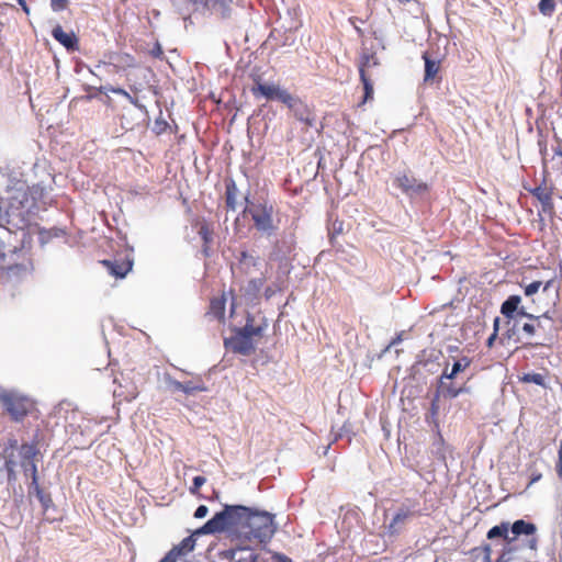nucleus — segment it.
Masks as SVG:
<instances>
[{
  "label": "nucleus",
  "mask_w": 562,
  "mask_h": 562,
  "mask_svg": "<svg viewBox=\"0 0 562 562\" xmlns=\"http://www.w3.org/2000/svg\"><path fill=\"white\" fill-rule=\"evenodd\" d=\"M274 516L265 510L254 509L243 505H225L196 533H217L229 530L233 540L241 542L263 543L276 532Z\"/></svg>",
  "instance_id": "f257e3e1"
},
{
  "label": "nucleus",
  "mask_w": 562,
  "mask_h": 562,
  "mask_svg": "<svg viewBox=\"0 0 562 562\" xmlns=\"http://www.w3.org/2000/svg\"><path fill=\"white\" fill-rule=\"evenodd\" d=\"M245 200L247 205L244 213L250 215L256 231L268 237L274 235L279 229L280 221L274 218L277 212L273 203L267 199L250 201L246 196Z\"/></svg>",
  "instance_id": "f03ea898"
},
{
  "label": "nucleus",
  "mask_w": 562,
  "mask_h": 562,
  "mask_svg": "<svg viewBox=\"0 0 562 562\" xmlns=\"http://www.w3.org/2000/svg\"><path fill=\"white\" fill-rule=\"evenodd\" d=\"M32 263L30 255L23 248L14 247L0 252V274L1 278L10 281L18 280L26 276L31 270Z\"/></svg>",
  "instance_id": "7ed1b4c3"
},
{
  "label": "nucleus",
  "mask_w": 562,
  "mask_h": 562,
  "mask_svg": "<svg viewBox=\"0 0 562 562\" xmlns=\"http://www.w3.org/2000/svg\"><path fill=\"white\" fill-rule=\"evenodd\" d=\"M29 193L24 188H10L0 196V211L9 218L24 221L29 211Z\"/></svg>",
  "instance_id": "20e7f679"
},
{
  "label": "nucleus",
  "mask_w": 562,
  "mask_h": 562,
  "mask_svg": "<svg viewBox=\"0 0 562 562\" xmlns=\"http://www.w3.org/2000/svg\"><path fill=\"white\" fill-rule=\"evenodd\" d=\"M0 404L15 422L24 419L33 405L29 397L13 390H0Z\"/></svg>",
  "instance_id": "39448f33"
},
{
  "label": "nucleus",
  "mask_w": 562,
  "mask_h": 562,
  "mask_svg": "<svg viewBox=\"0 0 562 562\" xmlns=\"http://www.w3.org/2000/svg\"><path fill=\"white\" fill-rule=\"evenodd\" d=\"M252 81L254 86L250 88V92L255 98L262 97L269 101L278 100L284 104L293 101V95L285 89L281 88L280 85L274 82H265L258 74L252 76Z\"/></svg>",
  "instance_id": "423d86ee"
},
{
  "label": "nucleus",
  "mask_w": 562,
  "mask_h": 562,
  "mask_svg": "<svg viewBox=\"0 0 562 562\" xmlns=\"http://www.w3.org/2000/svg\"><path fill=\"white\" fill-rule=\"evenodd\" d=\"M518 315L528 319V322L524 323L521 326V330L527 337H531L537 333L548 336L553 327V319L548 315V313L536 316L527 313L525 308L521 307Z\"/></svg>",
  "instance_id": "0eeeda50"
},
{
  "label": "nucleus",
  "mask_w": 562,
  "mask_h": 562,
  "mask_svg": "<svg viewBox=\"0 0 562 562\" xmlns=\"http://www.w3.org/2000/svg\"><path fill=\"white\" fill-rule=\"evenodd\" d=\"M393 183L406 195L423 194L429 190L426 182L417 180L414 176L407 172L398 173L394 178Z\"/></svg>",
  "instance_id": "6e6552de"
},
{
  "label": "nucleus",
  "mask_w": 562,
  "mask_h": 562,
  "mask_svg": "<svg viewBox=\"0 0 562 562\" xmlns=\"http://www.w3.org/2000/svg\"><path fill=\"white\" fill-rule=\"evenodd\" d=\"M201 533H196V530L184 538L180 543L173 546L159 562H177L182 557L188 555L195 548V536H200Z\"/></svg>",
  "instance_id": "1a4fd4ad"
},
{
  "label": "nucleus",
  "mask_w": 562,
  "mask_h": 562,
  "mask_svg": "<svg viewBox=\"0 0 562 562\" xmlns=\"http://www.w3.org/2000/svg\"><path fill=\"white\" fill-rule=\"evenodd\" d=\"M236 547L225 551V558L232 562H257L258 554L250 548L249 542H241L240 540H234Z\"/></svg>",
  "instance_id": "9d476101"
},
{
  "label": "nucleus",
  "mask_w": 562,
  "mask_h": 562,
  "mask_svg": "<svg viewBox=\"0 0 562 562\" xmlns=\"http://www.w3.org/2000/svg\"><path fill=\"white\" fill-rule=\"evenodd\" d=\"M97 108L98 106L94 104L91 95L74 98L69 103L70 112L74 114H81V119L86 120L94 119Z\"/></svg>",
  "instance_id": "9b49d317"
},
{
  "label": "nucleus",
  "mask_w": 562,
  "mask_h": 562,
  "mask_svg": "<svg viewBox=\"0 0 562 562\" xmlns=\"http://www.w3.org/2000/svg\"><path fill=\"white\" fill-rule=\"evenodd\" d=\"M225 346L232 349L234 352L244 356L251 355L256 349L254 340L243 336L237 330L235 331L234 336L225 339Z\"/></svg>",
  "instance_id": "f8f14e48"
},
{
  "label": "nucleus",
  "mask_w": 562,
  "mask_h": 562,
  "mask_svg": "<svg viewBox=\"0 0 562 562\" xmlns=\"http://www.w3.org/2000/svg\"><path fill=\"white\" fill-rule=\"evenodd\" d=\"M195 7V10L202 12H213L220 10L223 18H226L229 12V5L233 0H187Z\"/></svg>",
  "instance_id": "ddd939ff"
},
{
  "label": "nucleus",
  "mask_w": 562,
  "mask_h": 562,
  "mask_svg": "<svg viewBox=\"0 0 562 562\" xmlns=\"http://www.w3.org/2000/svg\"><path fill=\"white\" fill-rule=\"evenodd\" d=\"M101 263L108 269L109 273L115 278H124L133 267V261L127 257L102 260Z\"/></svg>",
  "instance_id": "4468645a"
},
{
  "label": "nucleus",
  "mask_w": 562,
  "mask_h": 562,
  "mask_svg": "<svg viewBox=\"0 0 562 562\" xmlns=\"http://www.w3.org/2000/svg\"><path fill=\"white\" fill-rule=\"evenodd\" d=\"M170 385L175 391H181L187 395H193L207 390L201 378H195L184 382L173 380L170 382Z\"/></svg>",
  "instance_id": "2eb2a0df"
},
{
  "label": "nucleus",
  "mask_w": 562,
  "mask_h": 562,
  "mask_svg": "<svg viewBox=\"0 0 562 562\" xmlns=\"http://www.w3.org/2000/svg\"><path fill=\"white\" fill-rule=\"evenodd\" d=\"M413 516L408 508H400L387 525L389 536H396L401 532L407 519Z\"/></svg>",
  "instance_id": "dca6fc26"
},
{
  "label": "nucleus",
  "mask_w": 562,
  "mask_h": 562,
  "mask_svg": "<svg viewBox=\"0 0 562 562\" xmlns=\"http://www.w3.org/2000/svg\"><path fill=\"white\" fill-rule=\"evenodd\" d=\"M139 117L140 113L136 106H125L122 109V113L120 114V124L122 128L132 131L136 125H138Z\"/></svg>",
  "instance_id": "f3484780"
},
{
  "label": "nucleus",
  "mask_w": 562,
  "mask_h": 562,
  "mask_svg": "<svg viewBox=\"0 0 562 562\" xmlns=\"http://www.w3.org/2000/svg\"><path fill=\"white\" fill-rule=\"evenodd\" d=\"M285 105L294 113L297 120L312 125L311 112L302 100L293 97V101L285 103Z\"/></svg>",
  "instance_id": "a211bd4d"
},
{
  "label": "nucleus",
  "mask_w": 562,
  "mask_h": 562,
  "mask_svg": "<svg viewBox=\"0 0 562 562\" xmlns=\"http://www.w3.org/2000/svg\"><path fill=\"white\" fill-rule=\"evenodd\" d=\"M238 188L233 179L225 180V205L227 211H236L238 205Z\"/></svg>",
  "instance_id": "6ab92c4d"
},
{
  "label": "nucleus",
  "mask_w": 562,
  "mask_h": 562,
  "mask_svg": "<svg viewBox=\"0 0 562 562\" xmlns=\"http://www.w3.org/2000/svg\"><path fill=\"white\" fill-rule=\"evenodd\" d=\"M267 328V324H262V325H258V326H255L254 325V317L248 314L247 318H246V324L244 327L237 329V331L239 334H241L243 336L249 338L250 340H252L255 337H262L263 336V331L266 330Z\"/></svg>",
  "instance_id": "aec40b11"
},
{
  "label": "nucleus",
  "mask_w": 562,
  "mask_h": 562,
  "mask_svg": "<svg viewBox=\"0 0 562 562\" xmlns=\"http://www.w3.org/2000/svg\"><path fill=\"white\" fill-rule=\"evenodd\" d=\"M32 485L34 486L37 499L42 504L44 510H47L49 507L54 505L52 496L49 493H46L41 488L37 483V470L35 464L32 465Z\"/></svg>",
  "instance_id": "412c9836"
},
{
  "label": "nucleus",
  "mask_w": 562,
  "mask_h": 562,
  "mask_svg": "<svg viewBox=\"0 0 562 562\" xmlns=\"http://www.w3.org/2000/svg\"><path fill=\"white\" fill-rule=\"evenodd\" d=\"M531 194L539 200L544 212L553 210L552 190L550 188L539 186L531 190Z\"/></svg>",
  "instance_id": "4be33fe9"
},
{
  "label": "nucleus",
  "mask_w": 562,
  "mask_h": 562,
  "mask_svg": "<svg viewBox=\"0 0 562 562\" xmlns=\"http://www.w3.org/2000/svg\"><path fill=\"white\" fill-rule=\"evenodd\" d=\"M380 65V58L376 53L364 47L359 58V70H369Z\"/></svg>",
  "instance_id": "5701e85b"
},
{
  "label": "nucleus",
  "mask_w": 562,
  "mask_h": 562,
  "mask_svg": "<svg viewBox=\"0 0 562 562\" xmlns=\"http://www.w3.org/2000/svg\"><path fill=\"white\" fill-rule=\"evenodd\" d=\"M512 533L515 537V540L517 537L525 535V536H533L537 531V527L535 524L526 521L524 519L516 520L512 526H509Z\"/></svg>",
  "instance_id": "b1692460"
},
{
  "label": "nucleus",
  "mask_w": 562,
  "mask_h": 562,
  "mask_svg": "<svg viewBox=\"0 0 562 562\" xmlns=\"http://www.w3.org/2000/svg\"><path fill=\"white\" fill-rule=\"evenodd\" d=\"M521 302L520 296L518 295H510L501 306V313L506 318H514L515 313L516 317L519 316L518 312L520 311L519 304Z\"/></svg>",
  "instance_id": "393cba45"
},
{
  "label": "nucleus",
  "mask_w": 562,
  "mask_h": 562,
  "mask_svg": "<svg viewBox=\"0 0 562 562\" xmlns=\"http://www.w3.org/2000/svg\"><path fill=\"white\" fill-rule=\"evenodd\" d=\"M508 531H509V522L503 521L499 525L492 527L487 531L486 537L490 540L495 539V538H503L507 542V544H510L513 541H515V537H509Z\"/></svg>",
  "instance_id": "a878e982"
},
{
  "label": "nucleus",
  "mask_w": 562,
  "mask_h": 562,
  "mask_svg": "<svg viewBox=\"0 0 562 562\" xmlns=\"http://www.w3.org/2000/svg\"><path fill=\"white\" fill-rule=\"evenodd\" d=\"M360 79L362 82L363 97L359 105H363L373 100L374 80L371 78L370 72H360Z\"/></svg>",
  "instance_id": "bb28decb"
},
{
  "label": "nucleus",
  "mask_w": 562,
  "mask_h": 562,
  "mask_svg": "<svg viewBox=\"0 0 562 562\" xmlns=\"http://www.w3.org/2000/svg\"><path fill=\"white\" fill-rule=\"evenodd\" d=\"M472 363V360L469 357H462L459 360H457L450 372H447V370L443 371L441 375L442 379L453 380L460 372L465 371Z\"/></svg>",
  "instance_id": "cd10ccee"
},
{
  "label": "nucleus",
  "mask_w": 562,
  "mask_h": 562,
  "mask_svg": "<svg viewBox=\"0 0 562 562\" xmlns=\"http://www.w3.org/2000/svg\"><path fill=\"white\" fill-rule=\"evenodd\" d=\"M52 34L56 41H58L67 48H72L76 43L75 36L72 34L66 33L59 25L54 27Z\"/></svg>",
  "instance_id": "c85d7f7f"
},
{
  "label": "nucleus",
  "mask_w": 562,
  "mask_h": 562,
  "mask_svg": "<svg viewBox=\"0 0 562 562\" xmlns=\"http://www.w3.org/2000/svg\"><path fill=\"white\" fill-rule=\"evenodd\" d=\"M225 299L224 297H214L210 302L209 314L213 317L223 321L225 315Z\"/></svg>",
  "instance_id": "c756f323"
},
{
  "label": "nucleus",
  "mask_w": 562,
  "mask_h": 562,
  "mask_svg": "<svg viewBox=\"0 0 562 562\" xmlns=\"http://www.w3.org/2000/svg\"><path fill=\"white\" fill-rule=\"evenodd\" d=\"M199 235L203 240V250L206 252L213 241V229L204 222L199 228Z\"/></svg>",
  "instance_id": "7c9ffc66"
},
{
  "label": "nucleus",
  "mask_w": 562,
  "mask_h": 562,
  "mask_svg": "<svg viewBox=\"0 0 562 562\" xmlns=\"http://www.w3.org/2000/svg\"><path fill=\"white\" fill-rule=\"evenodd\" d=\"M519 380L524 383H533L539 386H546V379L541 373H537V372L524 373V375H521L519 378Z\"/></svg>",
  "instance_id": "2f4dec72"
},
{
  "label": "nucleus",
  "mask_w": 562,
  "mask_h": 562,
  "mask_svg": "<svg viewBox=\"0 0 562 562\" xmlns=\"http://www.w3.org/2000/svg\"><path fill=\"white\" fill-rule=\"evenodd\" d=\"M423 58L425 60V70H439L441 61L437 57H434L431 52L426 50L423 55Z\"/></svg>",
  "instance_id": "473e14b6"
},
{
  "label": "nucleus",
  "mask_w": 562,
  "mask_h": 562,
  "mask_svg": "<svg viewBox=\"0 0 562 562\" xmlns=\"http://www.w3.org/2000/svg\"><path fill=\"white\" fill-rule=\"evenodd\" d=\"M538 9L542 15L550 18L555 11V0H540Z\"/></svg>",
  "instance_id": "72a5a7b5"
},
{
  "label": "nucleus",
  "mask_w": 562,
  "mask_h": 562,
  "mask_svg": "<svg viewBox=\"0 0 562 562\" xmlns=\"http://www.w3.org/2000/svg\"><path fill=\"white\" fill-rule=\"evenodd\" d=\"M465 392H468V389L465 386L457 387V386L450 384L447 387H445L443 396L449 397V398H456L460 394L465 393Z\"/></svg>",
  "instance_id": "f704fd0d"
},
{
  "label": "nucleus",
  "mask_w": 562,
  "mask_h": 562,
  "mask_svg": "<svg viewBox=\"0 0 562 562\" xmlns=\"http://www.w3.org/2000/svg\"><path fill=\"white\" fill-rule=\"evenodd\" d=\"M528 470L530 471V481L528 487L540 481L542 477V473L536 468V462L529 465Z\"/></svg>",
  "instance_id": "c9c22d12"
},
{
  "label": "nucleus",
  "mask_w": 562,
  "mask_h": 562,
  "mask_svg": "<svg viewBox=\"0 0 562 562\" xmlns=\"http://www.w3.org/2000/svg\"><path fill=\"white\" fill-rule=\"evenodd\" d=\"M541 285H542V281H533V282L527 284L524 288L525 295L531 296V295L536 294L539 291V289L541 288Z\"/></svg>",
  "instance_id": "e433bc0d"
},
{
  "label": "nucleus",
  "mask_w": 562,
  "mask_h": 562,
  "mask_svg": "<svg viewBox=\"0 0 562 562\" xmlns=\"http://www.w3.org/2000/svg\"><path fill=\"white\" fill-rule=\"evenodd\" d=\"M206 482V479L204 476L198 475L193 479L192 486L190 487V493L193 495L199 494V490L201 486Z\"/></svg>",
  "instance_id": "4c0bfd02"
},
{
  "label": "nucleus",
  "mask_w": 562,
  "mask_h": 562,
  "mask_svg": "<svg viewBox=\"0 0 562 562\" xmlns=\"http://www.w3.org/2000/svg\"><path fill=\"white\" fill-rule=\"evenodd\" d=\"M514 551V548L510 547V544H507L502 553L499 554V557L496 559L495 562H510L512 561V557L510 554L513 553Z\"/></svg>",
  "instance_id": "58836bf2"
},
{
  "label": "nucleus",
  "mask_w": 562,
  "mask_h": 562,
  "mask_svg": "<svg viewBox=\"0 0 562 562\" xmlns=\"http://www.w3.org/2000/svg\"><path fill=\"white\" fill-rule=\"evenodd\" d=\"M439 397H440V392L437 391L431 400V403H430V414L432 417H436L439 413Z\"/></svg>",
  "instance_id": "ea45409f"
},
{
  "label": "nucleus",
  "mask_w": 562,
  "mask_h": 562,
  "mask_svg": "<svg viewBox=\"0 0 562 562\" xmlns=\"http://www.w3.org/2000/svg\"><path fill=\"white\" fill-rule=\"evenodd\" d=\"M69 4V0H50L53 11L59 12L65 10Z\"/></svg>",
  "instance_id": "a19ab883"
},
{
  "label": "nucleus",
  "mask_w": 562,
  "mask_h": 562,
  "mask_svg": "<svg viewBox=\"0 0 562 562\" xmlns=\"http://www.w3.org/2000/svg\"><path fill=\"white\" fill-rule=\"evenodd\" d=\"M498 325H499V318H498V317H496V318L494 319V330H493L492 335L488 337V339H487V341H486V346H487L488 348H492V347H493L494 341H495V339L497 338V334H498Z\"/></svg>",
  "instance_id": "79ce46f5"
},
{
  "label": "nucleus",
  "mask_w": 562,
  "mask_h": 562,
  "mask_svg": "<svg viewBox=\"0 0 562 562\" xmlns=\"http://www.w3.org/2000/svg\"><path fill=\"white\" fill-rule=\"evenodd\" d=\"M555 471L559 479L562 480V440L560 441V446L558 449V460L555 462Z\"/></svg>",
  "instance_id": "37998d69"
},
{
  "label": "nucleus",
  "mask_w": 562,
  "mask_h": 562,
  "mask_svg": "<svg viewBox=\"0 0 562 562\" xmlns=\"http://www.w3.org/2000/svg\"><path fill=\"white\" fill-rule=\"evenodd\" d=\"M209 513V508L205 506V505H200L195 512H194V517L195 518H204Z\"/></svg>",
  "instance_id": "c03bdc74"
},
{
  "label": "nucleus",
  "mask_w": 562,
  "mask_h": 562,
  "mask_svg": "<svg viewBox=\"0 0 562 562\" xmlns=\"http://www.w3.org/2000/svg\"><path fill=\"white\" fill-rule=\"evenodd\" d=\"M167 126H168L167 122H165V121H158V120H157V121H156V123H155V130H156V133H157V134H161V133H164V132L166 131Z\"/></svg>",
  "instance_id": "a18cd8bd"
},
{
  "label": "nucleus",
  "mask_w": 562,
  "mask_h": 562,
  "mask_svg": "<svg viewBox=\"0 0 562 562\" xmlns=\"http://www.w3.org/2000/svg\"><path fill=\"white\" fill-rule=\"evenodd\" d=\"M482 550L484 552V558H483V561H492L491 560V554H492V548H491V544H484L482 547Z\"/></svg>",
  "instance_id": "49530a36"
},
{
  "label": "nucleus",
  "mask_w": 562,
  "mask_h": 562,
  "mask_svg": "<svg viewBox=\"0 0 562 562\" xmlns=\"http://www.w3.org/2000/svg\"><path fill=\"white\" fill-rule=\"evenodd\" d=\"M527 546H528V548H529V549H531V550H537V547H538V539H537V538H535V537H532L531 539H529V540L527 541Z\"/></svg>",
  "instance_id": "de8ad7c7"
},
{
  "label": "nucleus",
  "mask_w": 562,
  "mask_h": 562,
  "mask_svg": "<svg viewBox=\"0 0 562 562\" xmlns=\"http://www.w3.org/2000/svg\"><path fill=\"white\" fill-rule=\"evenodd\" d=\"M438 72H425L424 81L428 82L430 80H435L437 78Z\"/></svg>",
  "instance_id": "09e8293b"
},
{
  "label": "nucleus",
  "mask_w": 562,
  "mask_h": 562,
  "mask_svg": "<svg viewBox=\"0 0 562 562\" xmlns=\"http://www.w3.org/2000/svg\"><path fill=\"white\" fill-rule=\"evenodd\" d=\"M263 284V279H255L249 282V285H252L255 289H259Z\"/></svg>",
  "instance_id": "8fccbe9b"
},
{
  "label": "nucleus",
  "mask_w": 562,
  "mask_h": 562,
  "mask_svg": "<svg viewBox=\"0 0 562 562\" xmlns=\"http://www.w3.org/2000/svg\"><path fill=\"white\" fill-rule=\"evenodd\" d=\"M554 154L562 158V142L558 144V146L553 149Z\"/></svg>",
  "instance_id": "3c124183"
},
{
  "label": "nucleus",
  "mask_w": 562,
  "mask_h": 562,
  "mask_svg": "<svg viewBox=\"0 0 562 562\" xmlns=\"http://www.w3.org/2000/svg\"><path fill=\"white\" fill-rule=\"evenodd\" d=\"M16 1H18V3L22 7L23 11H24V12H26V13H29L30 9H29V7H27V4H26L25 0H16Z\"/></svg>",
  "instance_id": "603ef678"
},
{
  "label": "nucleus",
  "mask_w": 562,
  "mask_h": 562,
  "mask_svg": "<svg viewBox=\"0 0 562 562\" xmlns=\"http://www.w3.org/2000/svg\"><path fill=\"white\" fill-rule=\"evenodd\" d=\"M23 450H26L25 454H33L32 452V447H29V446H23L22 447Z\"/></svg>",
  "instance_id": "864d4df0"
},
{
  "label": "nucleus",
  "mask_w": 562,
  "mask_h": 562,
  "mask_svg": "<svg viewBox=\"0 0 562 562\" xmlns=\"http://www.w3.org/2000/svg\"><path fill=\"white\" fill-rule=\"evenodd\" d=\"M552 281H547L543 285V291H547L551 286Z\"/></svg>",
  "instance_id": "5fc2aeb1"
},
{
  "label": "nucleus",
  "mask_w": 562,
  "mask_h": 562,
  "mask_svg": "<svg viewBox=\"0 0 562 562\" xmlns=\"http://www.w3.org/2000/svg\"><path fill=\"white\" fill-rule=\"evenodd\" d=\"M400 341H401V337L398 336V337H396L395 339L392 340L391 345H395V344H397Z\"/></svg>",
  "instance_id": "6e6d98bb"
},
{
  "label": "nucleus",
  "mask_w": 562,
  "mask_h": 562,
  "mask_svg": "<svg viewBox=\"0 0 562 562\" xmlns=\"http://www.w3.org/2000/svg\"><path fill=\"white\" fill-rule=\"evenodd\" d=\"M485 562H492V561H485Z\"/></svg>",
  "instance_id": "4d7b16f0"
}]
</instances>
